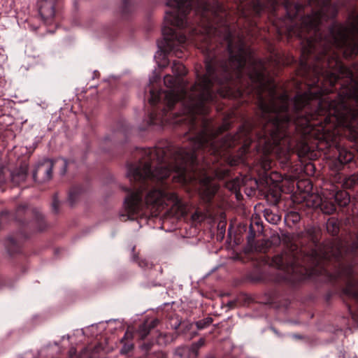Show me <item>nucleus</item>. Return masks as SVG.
Returning a JSON list of instances; mask_svg holds the SVG:
<instances>
[{
	"instance_id": "23",
	"label": "nucleus",
	"mask_w": 358,
	"mask_h": 358,
	"mask_svg": "<svg viewBox=\"0 0 358 358\" xmlns=\"http://www.w3.org/2000/svg\"><path fill=\"white\" fill-rule=\"evenodd\" d=\"M213 322L211 317H206L196 322V326L199 329H203L208 327Z\"/></svg>"
},
{
	"instance_id": "19",
	"label": "nucleus",
	"mask_w": 358,
	"mask_h": 358,
	"mask_svg": "<svg viewBox=\"0 0 358 358\" xmlns=\"http://www.w3.org/2000/svg\"><path fill=\"white\" fill-rule=\"evenodd\" d=\"M172 71L177 77L186 74L185 66L180 62H174L172 65Z\"/></svg>"
},
{
	"instance_id": "21",
	"label": "nucleus",
	"mask_w": 358,
	"mask_h": 358,
	"mask_svg": "<svg viewBox=\"0 0 358 358\" xmlns=\"http://www.w3.org/2000/svg\"><path fill=\"white\" fill-rule=\"evenodd\" d=\"M27 167L24 166L22 171L13 174V180L15 182L24 181L27 178Z\"/></svg>"
},
{
	"instance_id": "12",
	"label": "nucleus",
	"mask_w": 358,
	"mask_h": 358,
	"mask_svg": "<svg viewBox=\"0 0 358 358\" xmlns=\"http://www.w3.org/2000/svg\"><path fill=\"white\" fill-rule=\"evenodd\" d=\"M273 264L280 269L285 270L287 273L296 272L294 264L288 263V255L282 254L275 256L272 260Z\"/></svg>"
},
{
	"instance_id": "34",
	"label": "nucleus",
	"mask_w": 358,
	"mask_h": 358,
	"mask_svg": "<svg viewBox=\"0 0 358 358\" xmlns=\"http://www.w3.org/2000/svg\"><path fill=\"white\" fill-rule=\"evenodd\" d=\"M157 99L154 98V97H152L150 99V102L152 103V104H155L156 102H157Z\"/></svg>"
},
{
	"instance_id": "13",
	"label": "nucleus",
	"mask_w": 358,
	"mask_h": 358,
	"mask_svg": "<svg viewBox=\"0 0 358 358\" xmlns=\"http://www.w3.org/2000/svg\"><path fill=\"white\" fill-rule=\"evenodd\" d=\"M55 0H41L39 6V13L41 17L48 20L55 15L54 8Z\"/></svg>"
},
{
	"instance_id": "18",
	"label": "nucleus",
	"mask_w": 358,
	"mask_h": 358,
	"mask_svg": "<svg viewBox=\"0 0 358 358\" xmlns=\"http://www.w3.org/2000/svg\"><path fill=\"white\" fill-rule=\"evenodd\" d=\"M338 152V159L341 164L350 162L352 159V154L345 149H340Z\"/></svg>"
},
{
	"instance_id": "17",
	"label": "nucleus",
	"mask_w": 358,
	"mask_h": 358,
	"mask_svg": "<svg viewBox=\"0 0 358 358\" xmlns=\"http://www.w3.org/2000/svg\"><path fill=\"white\" fill-rule=\"evenodd\" d=\"M320 208L325 214H331L336 210V206L331 201L324 199L321 201Z\"/></svg>"
},
{
	"instance_id": "30",
	"label": "nucleus",
	"mask_w": 358,
	"mask_h": 358,
	"mask_svg": "<svg viewBox=\"0 0 358 358\" xmlns=\"http://www.w3.org/2000/svg\"><path fill=\"white\" fill-rule=\"evenodd\" d=\"M352 269L350 268H345L342 270V272L340 275H351Z\"/></svg>"
},
{
	"instance_id": "20",
	"label": "nucleus",
	"mask_w": 358,
	"mask_h": 358,
	"mask_svg": "<svg viewBox=\"0 0 358 358\" xmlns=\"http://www.w3.org/2000/svg\"><path fill=\"white\" fill-rule=\"evenodd\" d=\"M327 229L329 233L336 235L338 232V224L337 221L334 218H330L327 222Z\"/></svg>"
},
{
	"instance_id": "22",
	"label": "nucleus",
	"mask_w": 358,
	"mask_h": 358,
	"mask_svg": "<svg viewBox=\"0 0 358 358\" xmlns=\"http://www.w3.org/2000/svg\"><path fill=\"white\" fill-rule=\"evenodd\" d=\"M153 326L147 324L146 323L143 324L138 329V334L141 339H144L150 333V329Z\"/></svg>"
},
{
	"instance_id": "14",
	"label": "nucleus",
	"mask_w": 358,
	"mask_h": 358,
	"mask_svg": "<svg viewBox=\"0 0 358 358\" xmlns=\"http://www.w3.org/2000/svg\"><path fill=\"white\" fill-rule=\"evenodd\" d=\"M330 194V199L334 198V201L340 206H345L350 202V196L348 193L345 191H338L336 193H332Z\"/></svg>"
},
{
	"instance_id": "11",
	"label": "nucleus",
	"mask_w": 358,
	"mask_h": 358,
	"mask_svg": "<svg viewBox=\"0 0 358 358\" xmlns=\"http://www.w3.org/2000/svg\"><path fill=\"white\" fill-rule=\"evenodd\" d=\"M217 189L218 186L215 183L211 182L209 177H206L202 180L199 194L201 199L208 202L213 197Z\"/></svg>"
},
{
	"instance_id": "38",
	"label": "nucleus",
	"mask_w": 358,
	"mask_h": 358,
	"mask_svg": "<svg viewBox=\"0 0 358 358\" xmlns=\"http://www.w3.org/2000/svg\"><path fill=\"white\" fill-rule=\"evenodd\" d=\"M222 83H223V81H222V80H220V81H219V83H220V84H222Z\"/></svg>"
},
{
	"instance_id": "37",
	"label": "nucleus",
	"mask_w": 358,
	"mask_h": 358,
	"mask_svg": "<svg viewBox=\"0 0 358 358\" xmlns=\"http://www.w3.org/2000/svg\"><path fill=\"white\" fill-rule=\"evenodd\" d=\"M316 272H317V271H316V270H313L312 273H315Z\"/></svg>"
},
{
	"instance_id": "16",
	"label": "nucleus",
	"mask_w": 358,
	"mask_h": 358,
	"mask_svg": "<svg viewBox=\"0 0 358 358\" xmlns=\"http://www.w3.org/2000/svg\"><path fill=\"white\" fill-rule=\"evenodd\" d=\"M243 135H246V131H245V129H241L235 136L232 137L227 136V139L223 143L222 146H233L235 142L239 140Z\"/></svg>"
},
{
	"instance_id": "25",
	"label": "nucleus",
	"mask_w": 358,
	"mask_h": 358,
	"mask_svg": "<svg viewBox=\"0 0 358 358\" xmlns=\"http://www.w3.org/2000/svg\"><path fill=\"white\" fill-rule=\"evenodd\" d=\"M134 348V345L132 343H124L120 350L122 354H127Z\"/></svg>"
},
{
	"instance_id": "4",
	"label": "nucleus",
	"mask_w": 358,
	"mask_h": 358,
	"mask_svg": "<svg viewBox=\"0 0 358 358\" xmlns=\"http://www.w3.org/2000/svg\"><path fill=\"white\" fill-rule=\"evenodd\" d=\"M197 8L196 13H201V29L192 31L193 34L211 35L215 31L213 22L208 18L211 15H216L222 10L221 6L215 0H196ZM166 5L171 10L166 12L165 20L171 25L179 29L185 27L187 24V15L191 10V0H167Z\"/></svg>"
},
{
	"instance_id": "33",
	"label": "nucleus",
	"mask_w": 358,
	"mask_h": 358,
	"mask_svg": "<svg viewBox=\"0 0 358 358\" xmlns=\"http://www.w3.org/2000/svg\"><path fill=\"white\" fill-rule=\"evenodd\" d=\"M203 344H204V341L203 339H200L199 341V342L196 344H195V346L196 348H199L200 346H202Z\"/></svg>"
},
{
	"instance_id": "9",
	"label": "nucleus",
	"mask_w": 358,
	"mask_h": 358,
	"mask_svg": "<svg viewBox=\"0 0 358 358\" xmlns=\"http://www.w3.org/2000/svg\"><path fill=\"white\" fill-rule=\"evenodd\" d=\"M52 169L53 161L49 159H44L37 165L33 174L34 179L38 182L49 181L52 177Z\"/></svg>"
},
{
	"instance_id": "29",
	"label": "nucleus",
	"mask_w": 358,
	"mask_h": 358,
	"mask_svg": "<svg viewBox=\"0 0 358 358\" xmlns=\"http://www.w3.org/2000/svg\"><path fill=\"white\" fill-rule=\"evenodd\" d=\"M262 166L263 169L266 171L271 169V161L265 159L262 162Z\"/></svg>"
},
{
	"instance_id": "36",
	"label": "nucleus",
	"mask_w": 358,
	"mask_h": 358,
	"mask_svg": "<svg viewBox=\"0 0 358 358\" xmlns=\"http://www.w3.org/2000/svg\"><path fill=\"white\" fill-rule=\"evenodd\" d=\"M316 84L315 81H313L312 84H309V85H315Z\"/></svg>"
},
{
	"instance_id": "28",
	"label": "nucleus",
	"mask_w": 358,
	"mask_h": 358,
	"mask_svg": "<svg viewBox=\"0 0 358 358\" xmlns=\"http://www.w3.org/2000/svg\"><path fill=\"white\" fill-rule=\"evenodd\" d=\"M133 337H134L133 332L127 330L125 332L123 338L121 339V342L123 343L124 340L132 339Z\"/></svg>"
},
{
	"instance_id": "1",
	"label": "nucleus",
	"mask_w": 358,
	"mask_h": 358,
	"mask_svg": "<svg viewBox=\"0 0 358 358\" xmlns=\"http://www.w3.org/2000/svg\"><path fill=\"white\" fill-rule=\"evenodd\" d=\"M330 0H310L313 7L312 15L302 18L301 26L293 30L299 38L306 33L313 32L317 37V27L324 20L334 17L337 13ZM302 63L307 57L321 48L320 55L313 67V72L319 83V76L324 77L330 85L338 80L345 78L336 99H323L322 94L328 93L327 89H318L312 86L303 94H296L294 101V116H291L287 108V95L278 94L273 80L267 77L266 67L262 62V117L264 122L262 135V149L265 153L275 152L279 158L288 159L291 150L286 129L293 122L301 127L304 133H309L313 127L320 125L318 131L324 134L338 126L350 127L352 121L358 117V80L354 79L352 70L343 66L336 53L329 52L331 46L341 49L345 57L358 53V12L350 15L345 25L335 24L329 35L324 39L320 37H307L303 41Z\"/></svg>"
},
{
	"instance_id": "31",
	"label": "nucleus",
	"mask_w": 358,
	"mask_h": 358,
	"mask_svg": "<svg viewBox=\"0 0 358 358\" xmlns=\"http://www.w3.org/2000/svg\"><path fill=\"white\" fill-rule=\"evenodd\" d=\"M188 350L187 348H179L176 350V355L182 356V354L187 353Z\"/></svg>"
},
{
	"instance_id": "27",
	"label": "nucleus",
	"mask_w": 358,
	"mask_h": 358,
	"mask_svg": "<svg viewBox=\"0 0 358 358\" xmlns=\"http://www.w3.org/2000/svg\"><path fill=\"white\" fill-rule=\"evenodd\" d=\"M218 93L222 96V97H228L230 96L232 94V92L231 90L228 89L225 91L222 90H219Z\"/></svg>"
},
{
	"instance_id": "2",
	"label": "nucleus",
	"mask_w": 358,
	"mask_h": 358,
	"mask_svg": "<svg viewBox=\"0 0 358 358\" xmlns=\"http://www.w3.org/2000/svg\"><path fill=\"white\" fill-rule=\"evenodd\" d=\"M145 152L149 155L150 159L156 157L157 161L163 162L164 164L157 167L154 171H151L150 162L145 161L142 165L129 169L128 176L130 180H162L169 177L171 172L176 173V176H173V180L176 182L185 183L193 179L194 177L187 173V169L188 166L194 167L196 161L194 151L178 148L171 152L170 159L163 156L164 151L161 148L148 149Z\"/></svg>"
},
{
	"instance_id": "32",
	"label": "nucleus",
	"mask_w": 358,
	"mask_h": 358,
	"mask_svg": "<svg viewBox=\"0 0 358 358\" xmlns=\"http://www.w3.org/2000/svg\"><path fill=\"white\" fill-rule=\"evenodd\" d=\"M59 202L55 200L52 203V208L55 213L58 212Z\"/></svg>"
},
{
	"instance_id": "10",
	"label": "nucleus",
	"mask_w": 358,
	"mask_h": 358,
	"mask_svg": "<svg viewBox=\"0 0 358 358\" xmlns=\"http://www.w3.org/2000/svg\"><path fill=\"white\" fill-rule=\"evenodd\" d=\"M143 189L131 193L124 201V206L129 216L138 213L143 207L142 202Z\"/></svg>"
},
{
	"instance_id": "3",
	"label": "nucleus",
	"mask_w": 358,
	"mask_h": 358,
	"mask_svg": "<svg viewBox=\"0 0 358 358\" xmlns=\"http://www.w3.org/2000/svg\"><path fill=\"white\" fill-rule=\"evenodd\" d=\"M206 74L198 79L191 90L187 93L180 78L167 75L164 78L165 85L170 88L165 92V101L169 108L181 101L185 107V113L205 114L208 109L205 104L212 101L215 94L212 89L215 78V70L209 64H206Z\"/></svg>"
},
{
	"instance_id": "26",
	"label": "nucleus",
	"mask_w": 358,
	"mask_h": 358,
	"mask_svg": "<svg viewBox=\"0 0 358 358\" xmlns=\"http://www.w3.org/2000/svg\"><path fill=\"white\" fill-rule=\"evenodd\" d=\"M266 220L273 223V224H276L278 221H280V217L278 216V215H273L271 214H267L266 215Z\"/></svg>"
},
{
	"instance_id": "24",
	"label": "nucleus",
	"mask_w": 358,
	"mask_h": 358,
	"mask_svg": "<svg viewBox=\"0 0 358 358\" xmlns=\"http://www.w3.org/2000/svg\"><path fill=\"white\" fill-rule=\"evenodd\" d=\"M205 217L206 216L203 213L196 211L194 214H192V219L195 222H201L205 219Z\"/></svg>"
},
{
	"instance_id": "15",
	"label": "nucleus",
	"mask_w": 358,
	"mask_h": 358,
	"mask_svg": "<svg viewBox=\"0 0 358 358\" xmlns=\"http://www.w3.org/2000/svg\"><path fill=\"white\" fill-rule=\"evenodd\" d=\"M345 292L358 300V281L356 279L350 278L348 280Z\"/></svg>"
},
{
	"instance_id": "6",
	"label": "nucleus",
	"mask_w": 358,
	"mask_h": 358,
	"mask_svg": "<svg viewBox=\"0 0 358 358\" xmlns=\"http://www.w3.org/2000/svg\"><path fill=\"white\" fill-rule=\"evenodd\" d=\"M343 243L338 240L328 242L313 250L307 257L313 265L318 266L322 260L330 259L331 257L338 258L343 251Z\"/></svg>"
},
{
	"instance_id": "5",
	"label": "nucleus",
	"mask_w": 358,
	"mask_h": 358,
	"mask_svg": "<svg viewBox=\"0 0 358 358\" xmlns=\"http://www.w3.org/2000/svg\"><path fill=\"white\" fill-rule=\"evenodd\" d=\"M145 205L159 211L164 206L171 205V213L176 217H180L186 215L185 206L180 201L175 193H165L159 189H152L145 196Z\"/></svg>"
},
{
	"instance_id": "35",
	"label": "nucleus",
	"mask_w": 358,
	"mask_h": 358,
	"mask_svg": "<svg viewBox=\"0 0 358 358\" xmlns=\"http://www.w3.org/2000/svg\"><path fill=\"white\" fill-rule=\"evenodd\" d=\"M1 171H2V169L0 167V181L2 180V178H1Z\"/></svg>"
},
{
	"instance_id": "7",
	"label": "nucleus",
	"mask_w": 358,
	"mask_h": 358,
	"mask_svg": "<svg viewBox=\"0 0 358 358\" xmlns=\"http://www.w3.org/2000/svg\"><path fill=\"white\" fill-rule=\"evenodd\" d=\"M227 129V126L226 124L220 127L216 130L206 128L192 141V150H195L196 149L209 147L210 150H212V153H218L219 146L217 145V142L215 136Z\"/></svg>"
},
{
	"instance_id": "39",
	"label": "nucleus",
	"mask_w": 358,
	"mask_h": 358,
	"mask_svg": "<svg viewBox=\"0 0 358 358\" xmlns=\"http://www.w3.org/2000/svg\"><path fill=\"white\" fill-rule=\"evenodd\" d=\"M296 8L298 10V6L295 5Z\"/></svg>"
},
{
	"instance_id": "8",
	"label": "nucleus",
	"mask_w": 358,
	"mask_h": 358,
	"mask_svg": "<svg viewBox=\"0 0 358 358\" xmlns=\"http://www.w3.org/2000/svg\"><path fill=\"white\" fill-rule=\"evenodd\" d=\"M163 35L169 50L173 51L176 55L179 57L178 49L176 48V46L183 47L187 40V37L180 32L174 31L172 28H164Z\"/></svg>"
}]
</instances>
